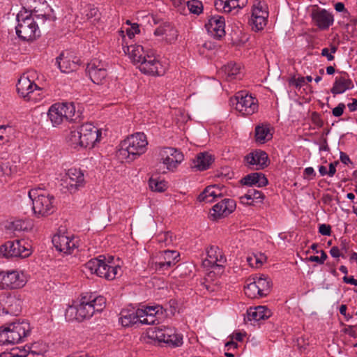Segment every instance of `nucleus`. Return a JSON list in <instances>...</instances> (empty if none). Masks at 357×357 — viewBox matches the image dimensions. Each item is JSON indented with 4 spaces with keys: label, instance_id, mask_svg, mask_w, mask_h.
<instances>
[{
    "label": "nucleus",
    "instance_id": "nucleus-64",
    "mask_svg": "<svg viewBox=\"0 0 357 357\" xmlns=\"http://www.w3.org/2000/svg\"><path fill=\"white\" fill-rule=\"evenodd\" d=\"M343 282L347 284H350L354 286H357V280H356L353 276L347 277V275L343 277Z\"/></svg>",
    "mask_w": 357,
    "mask_h": 357
},
{
    "label": "nucleus",
    "instance_id": "nucleus-40",
    "mask_svg": "<svg viewBox=\"0 0 357 357\" xmlns=\"http://www.w3.org/2000/svg\"><path fill=\"white\" fill-rule=\"evenodd\" d=\"M179 257L180 254L177 251L167 250L163 252L160 258H163L167 266H172L178 261Z\"/></svg>",
    "mask_w": 357,
    "mask_h": 357
},
{
    "label": "nucleus",
    "instance_id": "nucleus-30",
    "mask_svg": "<svg viewBox=\"0 0 357 357\" xmlns=\"http://www.w3.org/2000/svg\"><path fill=\"white\" fill-rule=\"evenodd\" d=\"M56 63L61 71L65 73L75 71L79 66L78 60H71L70 58L64 56L63 53L56 58Z\"/></svg>",
    "mask_w": 357,
    "mask_h": 357
},
{
    "label": "nucleus",
    "instance_id": "nucleus-54",
    "mask_svg": "<svg viewBox=\"0 0 357 357\" xmlns=\"http://www.w3.org/2000/svg\"><path fill=\"white\" fill-rule=\"evenodd\" d=\"M158 307H150L147 306L145 309H139V310H142L144 314H142V318L144 317L146 314L154 315L158 313V310H156Z\"/></svg>",
    "mask_w": 357,
    "mask_h": 357
},
{
    "label": "nucleus",
    "instance_id": "nucleus-13",
    "mask_svg": "<svg viewBox=\"0 0 357 357\" xmlns=\"http://www.w3.org/2000/svg\"><path fill=\"white\" fill-rule=\"evenodd\" d=\"M73 314H75L74 319L79 322L93 316L94 314L93 308L87 299V295L82 297L79 305L70 306L66 310V316L69 314L72 316Z\"/></svg>",
    "mask_w": 357,
    "mask_h": 357
},
{
    "label": "nucleus",
    "instance_id": "nucleus-18",
    "mask_svg": "<svg viewBox=\"0 0 357 357\" xmlns=\"http://www.w3.org/2000/svg\"><path fill=\"white\" fill-rule=\"evenodd\" d=\"M225 17L219 15L212 16L205 25L208 33L217 39H220L225 36Z\"/></svg>",
    "mask_w": 357,
    "mask_h": 357
},
{
    "label": "nucleus",
    "instance_id": "nucleus-35",
    "mask_svg": "<svg viewBox=\"0 0 357 357\" xmlns=\"http://www.w3.org/2000/svg\"><path fill=\"white\" fill-rule=\"evenodd\" d=\"M87 295V299L91 307L93 308V311L100 312L103 310L106 305V299L102 296H95L92 294Z\"/></svg>",
    "mask_w": 357,
    "mask_h": 357
},
{
    "label": "nucleus",
    "instance_id": "nucleus-48",
    "mask_svg": "<svg viewBox=\"0 0 357 357\" xmlns=\"http://www.w3.org/2000/svg\"><path fill=\"white\" fill-rule=\"evenodd\" d=\"M158 321L157 318L154 315L146 314L144 317L139 319V322L143 324H152L154 325Z\"/></svg>",
    "mask_w": 357,
    "mask_h": 357
},
{
    "label": "nucleus",
    "instance_id": "nucleus-42",
    "mask_svg": "<svg viewBox=\"0 0 357 357\" xmlns=\"http://www.w3.org/2000/svg\"><path fill=\"white\" fill-rule=\"evenodd\" d=\"M149 185L151 190L155 192H162L167 189V183L165 181H158L152 177L149 181Z\"/></svg>",
    "mask_w": 357,
    "mask_h": 357
},
{
    "label": "nucleus",
    "instance_id": "nucleus-46",
    "mask_svg": "<svg viewBox=\"0 0 357 357\" xmlns=\"http://www.w3.org/2000/svg\"><path fill=\"white\" fill-rule=\"evenodd\" d=\"M166 344L172 347H179L183 344V337L181 335L177 334L174 329L172 336L166 340Z\"/></svg>",
    "mask_w": 357,
    "mask_h": 357
},
{
    "label": "nucleus",
    "instance_id": "nucleus-52",
    "mask_svg": "<svg viewBox=\"0 0 357 357\" xmlns=\"http://www.w3.org/2000/svg\"><path fill=\"white\" fill-rule=\"evenodd\" d=\"M319 232L324 236H330L331 234V227L330 225L321 224L319 227Z\"/></svg>",
    "mask_w": 357,
    "mask_h": 357
},
{
    "label": "nucleus",
    "instance_id": "nucleus-44",
    "mask_svg": "<svg viewBox=\"0 0 357 357\" xmlns=\"http://www.w3.org/2000/svg\"><path fill=\"white\" fill-rule=\"evenodd\" d=\"M248 3V0H229L226 1V12L230 13L233 9L242 8Z\"/></svg>",
    "mask_w": 357,
    "mask_h": 357
},
{
    "label": "nucleus",
    "instance_id": "nucleus-7",
    "mask_svg": "<svg viewBox=\"0 0 357 357\" xmlns=\"http://www.w3.org/2000/svg\"><path fill=\"white\" fill-rule=\"evenodd\" d=\"M75 114V107L70 102H57L53 104L48 110V117L54 126H59L64 120L73 121Z\"/></svg>",
    "mask_w": 357,
    "mask_h": 357
},
{
    "label": "nucleus",
    "instance_id": "nucleus-9",
    "mask_svg": "<svg viewBox=\"0 0 357 357\" xmlns=\"http://www.w3.org/2000/svg\"><path fill=\"white\" fill-rule=\"evenodd\" d=\"M0 254L6 258H26L31 254V246L23 239L9 241L0 247Z\"/></svg>",
    "mask_w": 357,
    "mask_h": 357
},
{
    "label": "nucleus",
    "instance_id": "nucleus-5",
    "mask_svg": "<svg viewBox=\"0 0 357 357\" xmlns=\"http://www.w3.org/2000/svg\"><path fill=\"white\" fill-rule=\"evenodd\" d=\"M105 259V257L103 255L91 259L84 264V268L91 273H95L107 280H112L116 276L121 275V267L119 265L112 266L109 264L111 261H108L106 263Z\"/></svg>",
    "mask_w": 357,
    "mask_h": 357
},
{
    "label": "nucleus",
    "instance_id": "nucleus-4",
    "mask_svg": "<svg viewBox=\"0 0 357 357\" xmlns=\"http://www.w3.org/2000/svg\"><path fill=\"white\" fill-rule=\"evenodd\" d=\"M29 197L32 201V208L37 217H46L54 213L55 199L53 195L38 188L31 189Z\"/></svg>",
    "mask_w": 357,
    "mask_h": 357
},
{
    "label": "nucleus",
    "instance_id": "nucleus-57",
    "mask_svg": "<svg viewBox=\"0 0 357 357\" xmlns=\"http://www.w3.org/2000/svg\"><path fill=\"white\" fill-rule=\"evenodd\" d=\"M312 120L313 123L319 127H321L324 124L323 121L320 117V115L317 112L312 113Z\"/></svg>",
    "mask_w": 357,
    "mask_h": 357
},
{
    "label": "nucleus",
    "instance_id": "nucleus-38",
    "mask_svg": "<svg viewBox=\"0 0 357 357\" xmlns=\"http://www.w3.org/2000/svg\"><path fill=\"white\" fill-rule=\"evenodd\" d=\"M46 351V347L39 342H34L29 347L28 354L24 357H42Z\"/></svg>",
    "mask_w": 357,
    "mask_h": 357
},
{
    "label": "nucleus",
    "instance_id": "nucleus-6",
    "mask_svg": "<svg viewBox=\"0 0 357 357\" xmlns=\"http://www.w3.org/2000/svg\"><path fill=\"white\" fill-rule=\"evenodd\" d=\"M35 72L24 73L18 79L16 87L18 94L28 101L36 102L40 98L43 89L35 84L33 78Z\"/></svg>",
    "mask_w": 357,
    "mask_h": 357
},
{
    "label": "nucleus",
    "instance_id": "nucleus-15",
    "mask_svg": "<svg viewBox=\"0 0 357 357\" xmlns=\"http://www.w3.org/2000/svg\"><path fill=\"white\" fill-rule=\"evenodd\" d=\"M140 71L151 75H162L165 72V67L153 55L146 54L139 66Z\"/></svg>",
    "mask_w": 357,
    "mask_h": 357
},
{
    "label": "nucleus",
    "instance_id": "nucleus-12",
    "mask_svg": "<svg viewBox=\"0 0 357 357\" xmlns=\"http://www.w3.org/2000/svg\"><path fill=\"white\" fill-rule=\"evenodd\" d=\"M86 72L96 84H103L107 77L106 65L98 59H93L87 64Z\"/></svg>",
    "mask_w": 357,
    "mask_h": 357
},
{
    "label": "nucleus",
    "instance_id": "nucleus-39",
    "mask_svg": "<svg viewBox=\"0 0 357 357\" xmlns=\"http://www.w3.org/2000/svg\"><path fill=\"white\" fill-rule=\"evenodd\" d=\"M248 281L250 282L248 283L246 287H245V295L250 298L260 297L261 294L258 289L257 285L253 277L252 278H249Z\"/></svg>",
    "mask_w": 357,
    "mask_h": 357
},
{
    "label": "nucleus",
    "instance_id": "nucleus-62",
    "mask_svg": "<svg viewBox=\"0 0 357 357\" xmlns=\"http://www.w3.org/2000/svg\"><path fill=\"white\" fill-rule=\"evenodd\" d=\"M305 78L304 77H298V79H294L291 80V83L295 85L296 87L302 86L305 83Z\"/></svg>",
    "mask_w": 357,
    "mask_h": 357
},
{
    "label": "nucleus",
    "instance_id": "nucleus-63",
    "mask_svg": "<svg viewBox=\"0 0 357 357\" xmlns=\"http://www.w3.org/2000/svg\"><path fill=\"white\" fill-rule=\"evenodd\" d=\"M164 332H165V340L162 341V342L164 343H166V340H169V337H171V336H172L173 335V333H174V328H169V327H167L166 326V328L165 330H164Z\"/></svg>",
    "mask_w": 357,
    "mask_h": 357
},
{
    "label": "nucleus",
    "instance_id": "nucleus-14",
    "mask_svg": "<svg viewBox=\"0 0 357 357\" xmlns=\"http://www.w3.org/2000/svg\"><path fill=\"white\" fill-rule=\"evenodd\" d=\"M82 148H92L100 140L101 132L91 123H84L80 127Z\"/></svg>",
    "mask_w": 357,
    "mask_h": 357
},
{
    "label": "nucleus",
    "instance_id": "nucleus-8",
    "mask_svg": "<svg viewBox=\"0 0 357 357\" xmlns=\"http://www.w3.org/2000/svg\"><path fill=\"white\" fill-rule=\"evenodd\" d=\"M231 102L243 116L252 115L258 110V100L245 91L238 92Z\"/></svg>",
    "mask_w": 357,
    "mask_h": 357
},
{
    "label": "nucleus",
    "instance_id": "nucleus-45",
    "mask_svg": "<svg viewBox=\"0 0 357 357\" xmlns=\"http://www.w3.org/2000/svg\"><path fill=\"white\" fill-rule=\"evenodd\" d=\"M187 5L190 12L193 14L199 15L203 11V4L199 0L188 1Z\"/></svg>",
    "mask_w": 357,
    "mask_h": 357
},
{
    "label": "nucleus",
    "instance_id": "nucleus-25",
    "mask_svg": "<svg viewBox=\"0 0 357 357\" xmlns=\"http://www.w3.org/2000/svg\"><path fill=\"white\" fill-rule=\"evenodd\" d=\"M142 314H144L142 310L137 309L136 311L132 310H123L120 313V321L123 326L130 327L133 324L139 322Z\"/></svg>",
    "mask_w": 357,
    "mask_h": 357
},
{
    "label": "nucleus",
    "instance_id": "nucleus-17",
    "mask_svg": "<svg viewBox=\"0 0 357 357\" xmlns=\"http://www.w3.org/2000/svg\"><path fill=\"white\" fill-rule=\"evenodd\" d=\"M236 206V202L234 199H224L213 206L210 215L213 220L226 217L235 210Z\"/></svg>",
    "mask_w": 357,
    "mask_h": 357
},
{
    "label": "nucleus",
    "instance_id": "nucleus-49",
    "mask_svg": "<svg viewBox=\"0 0 357 357\" xmlns=\"http://www.w3.org/2000/svg\"><path fill=\"white\" fill-rule=\"evenodd\" d=\"M151 267L154 268L158 271H162L168 269L171 266H167V265H166V261L163 259L159 261L153 262Z\"/></svg>",
    "mask_w": 357,
    "mask_h": 357
},
{
    "label": "nucleus",
    "instance_id": "nucleus-3",
    "mask_svg": "<svg viewBox=\"0 0 357 357\" xmlns=\"http://www.w3.org/2000/svg\"><path fill=\"white\" fill-rule=\"evenodd\" d=\"M31 332L29 323L26 321L10 323L0 327V344H17Z\"/></svg>",
    "mask_w": 357,
    "mask_h": 357
},
{
    "label": "nucleus",
    "instance_id": "nucleus-60",
    "mask_svg": "<svg viewBox=\"0 0 357 357\" xmlns=\"http://www.w3.org/2000/svg\"><path fill=\"white\" fill-rule=\"evenodd\" d=\"M245 336V333L241 332H234L231 336V340H235L238 342L243 341V337Z\"/></svg>",
    "mask_w": 357,
    "mask_h": 357
},
{
    "label": "nucleus",
    "instance_id": "nucleus-41",
    "mask_svg": "<svg viewBox=\"0 0 357 357\" xmlns=\"http://www.w3.org/2000/svg\"><path fill=\"white\" fill-rule=\"evenodd\" d=\"M268 16H252L250 19V24L252 26V29L255 31L262 30L267 24V19Z\"/></svg>",
    "mask_w": 357,
    "mask_h": 357
},
{
    "label": "nucleus",
    "instance_id": "nucleus-32",
    "mask_svg": "<svg viewBox=\"0 0 357 357\" xmlns=\"http://www.w3.org/2000/svg\"><path fill=\"white\" fill-rule=\"evenodd\" d=\"M253 278L261 294L260 297L267 296L270 293L271 289L272 284L271 279L264 274L255 275Z\"/></svg>",
    "mask_w": 357,
    "mask_h": 357
},
{
    "label": "nucleus",
    "instance_id": "nucleus-24",
    "mask_svg": "<svg viewBox=\"0 0 357 357\" xmlns=\"http://www.w3.org/2000/svg\"><path fill=\"white\" fill-rule=\"evenodd\" d=\"M241 184L247 186L257 185L259 188L266 186L268 181L261 172H253L247 174L240 180Z\"/></svg>",
    "mask_w": 357,
    "mask_h": 357
},
{
    "label": "nucleus",
    "instance_id": "nucleus-34",
    "mask_svg": "<svg viewBox=\"0 0 357 357\" xmlns=\"http://www.w3.org/2000/svg\"><path fill=\"white\" fill-rule=\"evenodd\" d=\"M68 144L73 149L82 148V137L79 127L77 130H71L66 135Z\"/></svg>",
    "mask_w": 357,
    "mask_h": 357
},
{
    "label": "nucleus",
    "instance_id": "nucleus-22",
    "mask_svg": "<svg viewBox=\"0 0 357 357\" xmlns=\"http://www.w3.org/2000/svg\"><path fill=\"white\" fill-rule=\"evenodd\" d=\"M342 75L337 77L331 89V92L334 95L343 93L348 89H352L354 87L353 81L349 78V75L345 72L341 73Z\"/></svg>",
    "mask_w": 357,
    "mask_h": 357
},
{
    "label": "nucleus",
    "instance_id": "nucleus-43",
    "mask_svg": "<svg viewBox=\"0 0 357 357\" xmlns=\"http://www.w3.org/2000/svg\"><path fill=\"white\" fill-rule=\"evenodd\" d=\"M268 16L267 6L266 4L258 1L252 6V16Z\"/></svg>",
    "mask_w": 357,
    "mask_h": 357
},
{
    "label": "nucleus",
    "instance_id": "nucleus-10",
    "mask_svg": "<svg viewBox=\"0 0 357 357\" xmlns=\"http://www.w3.org/2000/svg\"><path fill=\"white\" fill-rule=\"evenodd\" d=\"M159 155L162 163L169 171L176 169L184 159V155L178 149L172 147H163L160 150Z\"/></svg>",
    "mask_w": 357,
    "mask_h": 357
},
{
    "label": "nucleus",
    "instance_id": "nucleus-1",
    "mask_svg": "<svg viewBox=\"0 0 357 357\" xmlns=\"http://www.w3.org/2000/svg\"><path fill=\"white\" fill-rule=\"evenodd\" d=\"M37 10L33 13L20 11L17 15V25L15 27L17 36L24 41H32L40 36L38 23H45L46 20L54 22L56 17L53 14H37Z\"/></svg>",
    "mask_w": 357,
    "mask_h": 357
},
{
    "label": "nucleus",
    "instance_id": "nucleus-29",
    "mask_svg": "<svg viewBox=\"0 0 357 357\" xmlns=\"http://www.w3.org/2000/svg\"><path fill=\"white\" fill-rule=\"evenodd\" d=\"M221 188L217 185L207 186L197 197L199 202H212L218 197H221Z\"/></svg>",
    "mask_w": 357,
    "mask_h": 357
},
{
    "label": "nucleus",
    "instance_id": "nucleus-36",
    "mask_svg": "<svg viewBox=\"0 0 357 357\" xmlns=\"http://www.w3.org/2000/svg\"><path fill=\"white\" fill-rule=\"evenodd\" d=\"M272 138V134L270 133V128L268 126L259 125L255 128V139L257 142L263 144L266 140Z\"/></svg>",
    "mask_w": 357,
    "mask_h": 357
},
{
    "label": "nucleus",
    "instance_id": "nucleus-58",
    "mask_svg": "<svg viewBox=\"0 0 357 357\" xmlns=\"http://www.w3.org/2000/svg\"><path fill=\"white\" fill-rule=\"evenodd\" d=\"M250 192L251 193L252 200L253 199H260L261 201L264 200L265 196L261 192L257 190H250Z\"/></svg>",
    "mask_w": 357,
    "mask_h": 357
},
{
    "label": "nucleus",
    "instance_id": "nucleus-2",
    "mask_svg": "<svg viewBox=\"0 0 357 357\" xmlns=\"http://www.w3.org/2000/svg\"><path fill=\"white\" fill-rule=\"evenodd\" d=\"M147 145L146 135L136 132L121 142L118 154L122 159L132 162L146 151Z\"/></svg>",
    "mask_w": 357,
    "mask_h": 357
},
{
    "label": "nucleus",
    "instance_id": "nucleus-28",
    "mask_svg": "<svg viewBox=\"0 0 357 357\" xmlns=\"http://www.w3.org/2000/svg\"><path fill=\"white\" fill-rule=\"evenodd\" d=\"M271 310L266 306L259 305L250 307L247 311L248 320L260 321L265 320L271 316Z\"/></svg>",
    "mask_w": 357,
    "mask_h": 357
},
{
    "label": "nucleus",
    "instance_id": "nucleus-26",
    "mask_svg": "<svg viewBox=\"0 0 357 357\" xmlns=\"http://www.w3.org/2000/svg\"><path fill=\"white\" fill-rule=\"evenodd\" d=\"M157 36H165V40L172 43L174 42L178 37V31L175 27L169 22H165L160 25L154 31Z\"/></svg>",
    "mask_w": 357,
    "mask_h": 357
},
{
    "label": "nucleus",
    "instance_id": "nucleus-55",
    "mask_svg": "<svg viewBox=\"0 0 357 357\" xmlns=\"http://www.w3.org/2000/svg\"><path fill=\"white\" fill-rule=\"evenodd\" d=\"M226 4V1L225 0H215L214 1V6L215 9L218 11H222L224 13L226 12V8H225V5Z\"/></svg>",
    "mask_w": 357,
    "mask_h": 357
},
{
    "label": "nucleus",
    "instance_id": "nucleus-53",
    "mask_svg": "<svg viewBox=\"0 0 357 357\" xmlns=\"http://www.w3.org/2000/svg\"><path fill=\"white\" fill-rule=\"evenodd\" d=\"M345 105L344 103H339L337 107L333 109L332 114L335 117H339L342 115Z\"/></svg>",
    "mask_w": 357,
    "mask_h": 357
},
{
    "label": "nucleus",
    "instance_id": "nucleus-11",
    "mask_svg": "<svg viewBox=\"0 0 357 357\" xmlns=\"http://www.w3.org/2000/svg\"><path fill=\"white\" fill-rule=\"evenodd\" d=\"M26 282L24 275L17 271L0 272V287L1 289H20Z\"/></svg>",
    "mask_w": 357,
    "mask_h": 357
},
{
    "label": "nucleus",
    "instance_id": "nucleus-50",
    "mask_svg": "<svg viewBox=\"0 0 357 357\" xmlns=\"http://www.w3.org/2000/svg\"><path fill=\"white\" fill-rule=\"evenodd\" d=\"M264 259V256H261L260 258L257 257V256H255L254 257H248L247 259L249 264L252 267L255 266L253 263L254 261H255V266L258 267L259 266L262 265Z\"/></svg>",
    "mask_w": 357,
    "mask_h": 357
},
{
    "label": "nucleus",
    "instance_id": "nucleus-31",
    "mask_svg": "<svg viewBox=\"0 0 357 357\" xmlns=\"http://www.w3.org/2000/svg\"><path fill=\"white\" fill-rule=\"evenodd\" d=\"M125 53L128 54L135 63H140L146 56L144 48L139 45H130L124 47Z\"/></svg>",
    "mask_w": 357,
    "mask_h": 357
},
{
    "label": "nucleus",
    "instance_id": "nucleus-61",
    "mask_svg": "<svg viewBox=\"0 0 357 357\" xmlns=\"http://www.w3.org/2000/svg\"><path fill=\"white\" fill-rule=\"evenodd\" d=\"M339 164L338 161H335L334 162H331L329 164V170L328 171V175L329 176H333L336 172V166Z\"/></svg>",
    "mask_w": 357,
    "mask_h": 357
},
{
    "label": "nucleus",
    "instance_id": "nucleus-37",
    "mask_svg": "<svg viewBox=\"0 0 357 357\" xmlns=\"http://www.w3.org/2000/svg\"><path fill=\"white\" fill-rule=\"evenodd\" d=\"M166 326H153L147 329L146 334L149 339L157 340L159 342H162L165 340V332Z\"/></svg>",
    "mask_w": 357,
    "mask_h": 357
},
{
    "label": "nucleus",
    "instance_id": "nucleus-59",
    "mask_svg": "<svg viewBox=\"0 0 357 357\" xmlns=\"http://www.w3.org/2000/svg\"><path fill=\"white\" fill-rule=\"evenodd\" d=\"M354 326H349L347 328H344L342 330V332L345 334H348L350 337L356 338L357 337V333L355 331L353 330Z\"/></svg>",
    "mask_w": 357,
    "mask_h": 357
},
{
    "label": "nucleus",
    "instance_id": "nucleus-27",
    "mask_svg": "<svg viewBox=\"0 0 357 357\" xmlns=\"http://www.w3.org/2000/svg\"><path fill=\"white\" fill-rule=\"evenodd\" d=\"M219 74L227 81H231L234 79L241 78V67L235 63L230 62L222 66L218 71Z\"/></svg>",
    "mask_w": 357,
    "mask_h": 357
},
{
    "label": "nucleus",
    "instance_id": "nucleus-16",
    "mask_svg": "<svg viewBox=\"0 0 357 357\" xmlns=\"http://www.w3.org/2000/svg\"><path fill=\"white\" fill-rule=\"evenodd\" d=\"M311 17L315 25L321 30L328 29L334 22L333 15L324 8L313 9Z\"/></svg>",
    "mask_w": 357,
    "mask_h": 357
},
{
    "label": "nucleus",
    "instance_id": "nucleus-23",
    "mask_svg": "<svg viewBox=\"0 0 357 357\" xmlns=\"http://www.w3.org/2000/svg\"><path fill=\"white\" fill-rule=\"evenodd\" d=\"M214 160L215 158L212 154L208 152L199 153L192 160L191 167L198 171H204L210 167Z\"/></svg>",
    "mask_w": 357,
    "mask_h": 357
},
{
    "label": "nucleus",
    "instance_id": "nucleus-47",
    "mask_svg": "<svg viewBox=\"0 0 357 357\" xmlns=\"http://www.w3.org/2000/svg\"><path fill=\"white\" fill-rule=\"evenodd\" d=\"M338 247L340 252L345 255L349 251V242L346 238H341Z\"/></svg>",
    "mask_w": 357,
    "mask_h": 357
},
{
    "label": "nucleus",
    "instance_id": "nucleus-33",
    "mask_svg": "<svg viewBox=\"0 0 357 357\" xmlns=\"http://www.w3.org/2000/svg\"><path fill=\"white\" fill-rule=\"evenodd\" d=\"M218 250V248L217 247H211L210 249L207 251L208 258L205 260L204 264L206 266H211V267L217 266L222 267V264H219L218 262L225 261V259L221 255L220 252H218L217 254V251Z\"/></svg>",
    "mask_w": 357,
    "mask_h": 357
},
{
    "label": "nucleus",
    "instance_id": "nucleus-19",
    "mask_svg": "<svg viewBox=\"0 0 357 357\" xmlns=\"http://www.w3.org/2000/svg\"><path fill=\"white\" fill-rule=\"evenodd\" d=\"M68 178L66 179L67 188L70 193H74L80 188L84 185V178L83 173L77 169H70L68 173Z\"/></svg>",
    "mask_w": 357,
    "mask_h": 357
},
{
    "label": "nucleus",
    "instance_id": "nucleus-56",
    "mask_svg": "<svg viewBox=\"0 0 357 357\" xmlns=\"http://www.w3.org/2000/svg\"><path fill=\"white\" fill-rule=\"evenodd\" d=\"M330 254L333 257L337 258L339 257H342V258H345L346 256L340 252V249L338 246H333L331 248L330 250Z\"/></svg>",
    "mask_w": 357,
    "mask_h": 357
},
{
    "label": "nucleus",
    "instance_id": "nucleus-51",
    "mask_svg": "<svg viewBox=\"0 0 357 357\" xmlns=\"http://www.w3.org/2000/svg\"><path fill=\"white\" fill-rule=\"evenodd\" d=\"M139 33V29L137 24H133L131 27L126 29V33L129 38H132L136 33Z\"/></svg>",
    "mask_w": 357,
    "mask_h": 357
},
{
    "label": "nucleus",
    "instance_id": "nucleus-21",
    "mask_svg": "<svg viewBox=\"0 0 357 357\" xmlns=\"http://www.w3.org/2000/svg\"><path fill=\"white\" fill-rule=\"evenodd\" d=\"M244 160L250 165H257V169H263L269 164L268 154L261 150L250 153L245 156Z\"/></svg>",
    "mask_w": 357,
    "mask_h": 357
},
{
    "label": "nucleus",
    "instance_id": "nucleus-20",
    "mask_svg": "<svg viewBox=\"0 0 357 357\" xmlns=\"http://www.w3.org/2000/svg\"><path fill=\"white\" fill-rule=\"evenodd\" d=\"M52 241L58 251L65 254H71L76 248L73 239L65 235L56 234L53 236Z\"/></svg>",
    "mask_w": 357,
    "mask_h": 357
}]
</instances>
